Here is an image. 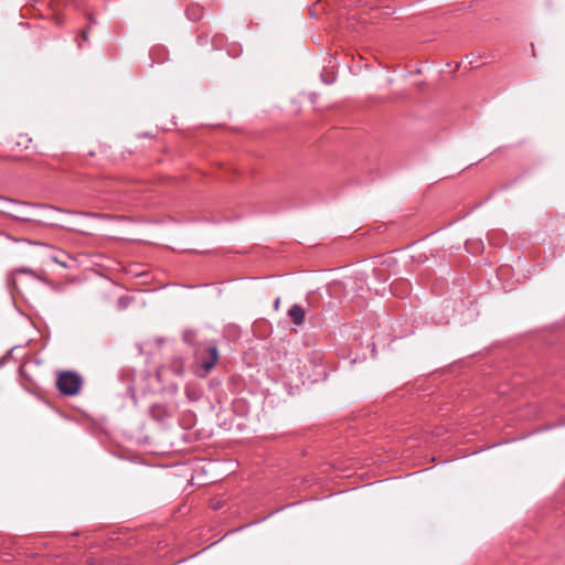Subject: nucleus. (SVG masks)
<instances>
[{
	"mask_svg": "<svg viewBox=\"0 0 565 565\" xmlns=\"http://www.w3.org/2000/svg\"><path fill=\"white\" fill-rule=\"evenodd\" d=\"M57 388L65 395H76L82 386V379L74 372H62L57 376Z\"/></svg>",
	"mask_w": 565,
	"mask_h": 565,
	"instance_id": "f257e3e1",
	"label": "nucleus"
},
{
	"mask_svg": "<svg viewBox=\"0 0 565 565\" xmlns=\"http://www.w3.org/2000/svg\"><path fill=\"white\" fill-rule=\"evenodd\" d=\"M196 359L203 370L201 376H205L218 361V351L216 347H209L202 353H198Z\"/></svg>",
	"mask_w": 565,
	"mask_h": 565,
	"instance_id": "f03ea898",
	"label": "nucleus"
},
{
	"mask_svg": "<svg viewBox=\"0 0 565 565\" xmlns=\"http://www.w3.org/2000/svg\"><path fill=\"white\" fill-rule=\"evenodd\" d=\"M288 315L297 326H301L305 321V310L299 305H294L289 309Z\"/></svg>",
	"mask_w": 565,
	"mask_h": 565,
	"instance_id": "7ed1b4c3",
	"label": "nucleus"
},
{
	"mask_svg": "<svg viewBox=\"0 0 565 565\" xmlns=\"http://www.w3.org/2000/svg\"><path fill=\"white\" fill-rule=\"evenodd\" d=\"M81 39L84 41V42H88L89 41V36H88V31L87 30H83L81 32Z\"/></svg>",
	"mask_w": 565,
	"mask_h": 565,
	"instance_id": "20e7f679",
	"label": "nucleus"
},
{
	"mask_svg": "<svg viewBox=\"0 0 565 565\" xmlns=\"http://www.w3.org/2000/svg\"><path fill=\"white\" fill-rule=\"evenodd\" d=\"M279 306H280V298H277L274 302V309L277 311L279 310Z\"/></svg>",
	"mask_w": 565,
	"mask_h": 565,
	"instance_id": "39448f33",
	"label": "nucleus"
},
{
	"mask_svg": "<svg viewBox=\"0 0 565 565\" xmlns=\"http://www.w3.org/2000/svg\"><path fill=\"white\" fill-rule=\"evenodd\" d=\"M15 273H32L31 269H28V268H20V269H17Z\"/></svg>",
	"mask_w": 565,
	"mask_h": 565,
	"instance_id": "423d86ee",
	"label": "nucleus"
},
{
	"mask_svg": "<svg viewBox=\"0 0 565 565\" xmlns=\"http://www.w3.org/2000/svg\"><path fill=\"white\" fill-rule=\"evenodd\" d=\"M53 260H54L55 263H58V264L63 265V266H66L64 263L60 262L56 257H53Z\"/></svg>",
	"mask_w": 565,
	"mask_h": 565,
	"instance_id": "0eeeda50",
	"label": "nucleus"
}]
</instances>
